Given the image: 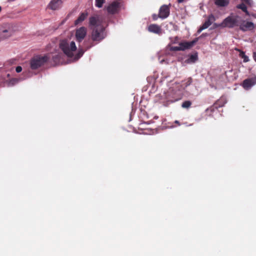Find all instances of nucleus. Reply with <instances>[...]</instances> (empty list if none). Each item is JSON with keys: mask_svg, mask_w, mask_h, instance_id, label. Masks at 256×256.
<instances>
[{"mask_svg": "<svg viewBox=\"0 0 256 256\" xmlns=\"http://www.w3.org/2000/svg\"><path fill=\"white\" fill-rule=\"evenodd\" d=\"M105 0H96V6L98 8H102Z\"/></svg>", "mask_w": 256, "mask_h": 256, "instance_id": "393cba45", "label": "nucleus"}, {"mask_svg": "<svg viewBox=\"0 0 256 256\" xmlns=\"http://www.w3.org/2000/svg\"><path fill=\"white\" fill-rule=\"evenodd\" d=\"M60 58V56L59 54L54 55L52 56V60L54 62H58Z\"/></svg>", "mask_w": 256, "mask_h": 256, "instance_id": "a878e982", "label": "nucleus"}, {"mask_svg": "<svg viewBox=\"0 0 256 256\" xmlns=\"http://www.w3.org/2000/svg\"><path fill=\"white\" fill-rule=\"evenodd\" d=\"M236 8H238V9L242 10L244 12L246 13V14L247 16H250V12L247 10L246 6L244 4L242 3V4H240L237 5L236 6Z\"/></svg>", "mask_w": 256, "mask_h": 256, "instance_id": "a211bd4d", "label": "nucleus"}, {"mask_svg": "<svg viewBox=\"0 0 256 256\" xmlns=\"http://www.w3.org/2000/svg\"><path fill=\"white\" fill-rule=\"evenodd\" d=\"M192 104V102L190 100H186L184 102L182 105V106L183 108H189Z\"/></svg>", "mask_w": 256, "mask_h": 256, "instance_id": "b1692460", "label": "nucleus"}, {"mask_svg": "<svg viewBox=\"0 0 256 256\" xmlns=\"http://www.w3.org/2000/svg\"><path fill=\"white\" fill-rule=\"evenodd\" d=\"M90 26L92 29V38L94 41H100L106 36L105 28L100 18L92 16L89 19Z\"/></svg>", "mask_w": 256, "mask_h": 256, "instance_id": "f257e3e1", "label": "nucleus"}, {"mask_svg": "<svg viewBox=\"0 0 256 256\" xmlns=\"http://www.w3.org/2000/svg\"><path fill=\"white\" fill-rule=\"evenodd\" d=\"M219 106H222V105H219Z\"/></svg>", "mask_w": 256, "mask_h": 256, "instance_id": "58836bf2", "label": "nucleus"}, {"mask_svg": "<svg viewBox=\"0 0 256 256\" xmlns=\"http://www.w3.org/2000/svg\"><path fill=\"white\" fill-rule=\"evenodd\" d=\"M88 16V13H82L80 16H78V19L75 21V24H78L79 23L82 22H83L87 17Z\"/></svg>", "mask_w": 256, "mask_h": 256, "instance_id": "dca6fc26", "label": "nucleus"}, {"mask_svg": "<svg viewBox=\"0 0 256 256\" xmlns=\"http://www.w3.org/2000/svg\"><path fill=\"white\" fill-rule=\"evenodd\" d=\"M207 36V34H202L200 36V37H202V36Z\"/></svg>", "mask_w": 256, "mask_h": 256, "instance_id": "f704fd0d", "label": "nucleus"}, {"mask_svg": "<svg viewBox=\"0 0 256 256\" xmlns=\"http://www.w3.org/2000/svg\"><path fill=\"white\" fill-rule=\"evenodd\" d=\"M229 1L228 0H216L215 4L219 6H226L228 5Z\"/></svg>", "mask_w": 256, "mask_h": 256, "instance_id": "f3484780", "label": "nucleus"}, {"mask_svg": "<svg viewBox=\"0 0 256 256\" xmlns=\"http://www.w3.org/2000/svg\"><path fill=\"white\" fill-rule=\"evenodd\" d=\"M120 3L117 2H114L107 7V10L108 13L114 14L120 10Z\"/></svg>", "mask_w": 256, "mask_h": 256, "instance_id": "1a4fd4ad", "label": "nucleus"}, {"mask_svg": "<svg viewBox=\"0 0 256 256\" xmlns=\"http://www.w3.org/2000/svg\"><path fill=\"white\" fill-rule=\"evenodd\" d=\"M16 70L18 73H19L22 72V68L20 66H18L16 68Z\"/></svg>", "mask_w": 256, "mask_h": 256, "instance_id": "c756f323", "label": "nucleus"}, {"mask_svg": "<svg viewBox=\"0 0 256 256\" xmlns=\"http://www.w3.org/2000/svg\"><path fill=\"white\" fill-rule=\"evenodd\" d=\"M62 4V0H52L48 4V6L52 10H56L60 7Z\"/></svg>", "mask_w": 256, "mask_h": 256, "instance_id": "f8f14e48", "label": "nucleus"}, {"mask_svg": "<svg viewBox=\"0 0 256 256\" xmlns=\"http://www.w3.org/2000/svg\"><path fill=\"white\" fill-rule=\"evenodd\" d=\"M170 12L168 6L164 4L159 10L158 17L162 20L165 19L170 15Z\"/></svg>", "mask_w": 256, "mask_h": 256, "instance_id": "423d86ee", "label": "nucleus"}, {"mask_svg": "<svg viewBox=\"0 0 256 256\" xmlns=\"http://www.w3.org/2000/svg\"><path fill=\"white\" fill-rule=\"evenodd\" d=\"M22 79L20 78H12L8 82V86H12L15 84H16L18 83V82L22 80Z\"/></svg>", "mask_w": 256, "mask_h": 256, "instance_id": "412c9836", "label": "nucleus"}, {"mask_svg": "<svg viewBox=\"0 0 256 256\" xmlns=\"http://www.w3.org/2000/svg\"><path fill=\"white\" fill-rule=\"evenodd\" d=\"M15 0H8V2H14V1Z\"/></svg>", "mask_w": 256, "mask_h": 256, "instance_id": "4c0bfd02", "label": "nucleus"}, {"mask_svg": "<svg viewBox=\"0 0 256 256\" xmlns=\"http://www.w3.org/2000/svg\"><path fill=\"white\" fill-rule=\"evenodd\" d=\"M206 28L202 24L198 30V33L200 34L202 30L206 29Z\"/></svg>", "mask_w": 256, "mask_h": 256, "instance_id": "c85d7f7f", "label": "nucleus"}, {"mask_svg": "<svg viewBox=\"0 0 256 256\" xmlns=\"http://www.w3.org/2000/svg\"><path fill=\"white\" fill-rule=\"evenodd\" d=\"M192 82V80L191 78H188L186 82L184 84V86L181 88H180L181 90H184L186 88L189 86Z\"/></svg>", "mask_w": 256, "mask_h": 256, "instance_id": "4be33fe9", "label": "nucleus"}, {"mask_svg": "<svg viewBox=\"0 0 256 256\" xmlns=\"http://www.w3.org/2000/svg\"><path fill=\"white\" fill-rule=\"evenodd\" d=\"M215 20H216V18H215L214 16L212 14H211L208 16V19L203 24V25L207 28Z\"/></svg>", "mask_w": 256, "mask_h": 256, "instance_id": "4468645a", "label": "nucleus"}, {"mask_svg": "<svg viewBox=\"0 0 256 256\" xmlns=\"http://www.w3.org/2000/svg\"><path fill=\"white\" fill-rule=\"evenodd\" d=\"M244 1L246 2L248 4H250V2H252V0H244Z\"/></svg>", "mask_w": 256, "mask_h": 256, "instance_id": "72a5a7b5", "label": "nucleus"}, {"mask_svg": "<svg viewBox=\"0 0 256 256\" xmlns=\"http://www.w3.org/2000/svg\"><path fill=\"white\" fill-rule=\"evenodd\" d=\"M179 86L178 84H176L174 86L170 88L168 92H164L162 96L164 97L168 102L171 103L178 101L181 99L182 94V90L179 88Z\"/></svg>", "mask_w": 256, "mask_h": 256, "instance_id": "f03ea898", "label": "nucleus"}, {"mask_svg": "<svg viewBox=\"0 0 256 256\" xmlns=\"http://www.w3.org/2000/svg\"><path fill=\"white\" fill-rule=\"evenodd\" d=\"M253 58L255 62H256V52H254L253 53Z\"/></svg>", "mask_w": 256, "mask_h": 256, "instance_id": "473e14b6", "label": "nucleus"}, {"mask_svg": "<svg viewBox=\"0 0 256 256\" xmlns=\"http://www.w3.org/2000/svg\"><path fill=\"white\" fill-rule=\"evenodd\" d=\"M240 29L243 32H246L248 30H253L254 28V24L253 22H250L244 21L240 25Z\"/></svg>", "mask_w": 256, "mask_h": 256, "instance_id": "9b49d317", "label": "nucleus"}, {"mask_svg": "<svg viewBox=\"0 0 256 256\" xmlns=\"http://www.w3.org/2000/svg\"><path fill=\"white\" fill-rule=\"evenodd\" d=\"M84 50L82 48H79L78 54L74 57V60H78V59H79L81 56H82L84 54Z\"/></svg>", "mask_w": 256, "mask_h": 256, "instance_id": "aec40b11", "label": "nucleus"}, {"mask_svg": "<svg viewBox=\"0 0 256 256\" xmlns=\"http://www.w3.org/2000/svg\"><path fill=\"white\" fill-rule=\"evenodd\" d=\"M249 16H251L253 17L254 18H256V13H252L250 14V15Z\"/></svg>", "mask_w": 256, "mask_h": 256, "instance_id": "2f4dec72", "label": "nucleus"}, {"mask_svg": "<svg viewBox=\"0 0 256 256\" xmlns=\"http://www.w3.org/2000/svg\"><path fill=\"white\" fill-rule=\"evenodd\" d=\"M256 84V78L254 77L244 80L242 83V86L245 90H248Z\"/></svg>", "mask_w": 256, "mask_h": 256, "instance_id": "6e6552de", "label": "nucleus"}, {"mask_svg": "<svg viewBox=\"0 0 256 256\" xmlns=\"http://www.w3.org/2000/svg\"><path fill=\"white\" fill-rule=\"evenodd\" d=\"M198 59V56L197 53L191 54L189 58L188 59V62L194 63L196 62Z\"/></svg>", "mask_w": 256, "mask_h": 256, "instance_id": "6ab92c4d", "label": "nucleus"}, {"mask_svg": "<svg viewBox=\"0 0 256 256\" xmlns=\"http://www.w3.org/2000/svg\"><path fill=\"white\" fill-rule=\"evenodd\" d=\"M60 47L64 54L68 57H72L73 56V52L76 50L75 42L74 41L70 42L66 40H62L60 42Z\"/></svg>", "mask_w": 256, "mask_h": 256, "instance_id": "7ed1b4c3", "label": "nucleus"}, {"mask_svg": "<svg viewBox=\"0 0 256 256\" xmlns=\"http://www.w3.org/2000/svg\"><path fill=\"white\" fill-rule=\"evenodd\" d=\"M238 16H230L226 18L222 21L220 26L223 27H227L228 28H233L236 26H238Z\"/></svg>", "mask_w": 256, "mask_h": 256, "instance_id": "39448f33", "label": "nucleus"}, {"mask_svg": "<svg viewBox=\"0 0 256 256\" xmlns=\"http://www.w3.org/2000/svg\"><path fill=\"white\" fill-rule=\"evenodd\" d=\"M174 122H175V123H176V124H180V122H178V120H176V121Z\"/></svg>", "mask_w": 256, "mask_h": 256, "instance_id": "e433bc0d", "label": "nucleus"}, {"mask_svg": "<svg viewBox=\"0 0 256 256\" xmlns=\"http://www.w3.org/2000/svg\"><path fill=\"white\" fill-rule=\"evenodd\" d=\"M86 29L82 26L77 30L76 32V36L78 41L80 42L86 36Z\"/></svg>", "mask_w": 256, "mask_h": 256, "instance_id": "9d476101", "label": "nucleus"}, {"mask_svg": "<svg viewBox=\"0 0 256 256\" xmlns=\"http://www.w3.org/2000/svg\"><path fill=\"white\" fill-rule=\"evenodd\" d=\"M48 58L47 56H36L30 60V68L32 70H36L44 64Z\"/></svg>", "mask_w": 256, "mask_h": 256, "instance_id": "20e7f679", "label": "nucleus"}, {"mask_svg": "<svg viewBox=\"0 0 256 256\" xmlns=\"http://www.w3.org/2000/svg\"><path fill=\"white\" fill-rule=\"evenodd\" d=\"M158 18H159L158 17V15H156V14H154L152 15V18H153L154 20H156Z\"/></svg>", "mask_w": 256, "mask_h": 256, "instance_id": "7c9ffc66", "label": "nucleus"}, {"mask_svg": "<svg viewBox=\"0 0 256 256\" xmlns=\"http://www.w3.org/2000/svg\"><path fill=\"white\" fill-rule=\"evenodd\" d=\"M184 1V0H178V2H179V3H180V2H182Z\"/></svg>", "mask_w": 256, "mask_h": 256, "instance_id": "c9c22d12", "label": "nucleus"}, {"mask_svg": "<svg viewBox=\"0 0 256 256\" xmlns=\"http://www.w3.org/2000/svg\"><path fill=\"white\" fill-rule=\"evenodd\" d=\"M164 52H160V56H158V60L160 61V62L161 64H162L166 60V59H165L164 58L161 59V56L164 54Z\"/></svg>", "mask_w": 256, "mask_h": 256, "instance_id": "bb28decb", "label": "nucleus"}, {"mask_svg": "<svg viewBox=\"0 0 256 256\" xmlns=\"http://www.w3.org/2000/svg\"><path fill=\"white\" fill-rule=\"evenodd\" d=\"M199 38H196L191 42H184L180 43V49L181 50H185L192 47L198 41Z\"/></svg>", "mask_w": 256, "mask_h": 256, "instance_id": "0eeeda50", "label": "nucleus"}, {"mask_svg": "<svg viewBox=\"0 0 256 256\" xmlns=\"http://www.w3.org/2000/svg\"><path fill=\"white\" fill-rule=\"evenodd\" d=\"M148 30L150 32L160 34L161 32L162 29L160 26L156 24H150L148 27Z\"/></svg>", "mask_w": 256, "mask_h": 256, "instance_id": "ddd939ff", "label": "nucleus"}, {"mask_svg": "<svg viewBox=\"0 0 256 256\" xmlns=\"http://www.w3.org/2000/svg\"><path fill=\"white\" fill-rule=\"evenodd\" d=\"M12 34V30L5 29H0V36L4 38L10 36Z\"/></svg>", "mask_w": 256, "mask_h": 256, "instance_id": "2eb2a0df", "label": "nucleus"}, {"mask_svg": "<svg viewBox=\"0 0 256 256\" xmlns=\"http://www.w3.org/2000/svg\"><path fill=\"white\" fill-rule=\"evenodd\" d=\"M171 50H174V51H179V50H181V49H180V46L179 45L178 46H172L171 48Z\"/></svg>", "mask_w": 256, "mask_h": 256, "instance_id": "cd10ccee", "label": "nucleus"}, {"mask_svg": "<svg viewBox=\"0 0 256 256\" xmlns=\"http://www.w3.org/2000/svg\"><path fill=\"white\" fill-rule=\"evenodd\" d=\"M240 56L242 58H243V61H244V62H248V61H249L248 57V56H246L245 54H244V52H240Z\"/></svg>", "mask_w": 256, "mask_h": 256, "instance_id": "5701e85b", "label": "nucleus"}]
</instances>
